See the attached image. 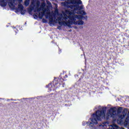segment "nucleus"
<instances>
[{"label":"nucleus","instance_id":"obj_1","mask_svg":"<svg viewBox=\"0 0 129 129\" xmlns=\"http://www.w3.org/2000/svg\"><path fill=\"white\" fill-rule=\"evenodd\" d=\"M82 10H84L83 5L75 6L73 10H66L62 13L57 14L59 25L65 27H71L72 25H84V21L82 20H87V16L86 12Z\"/></svg>","mask_w":129,"mask_h":129},{"label":"nucleus","instance_id":"obj_2","mask_svg":"<svg viewBox=\"0 0 129 129\" xmlns=\"http://www.w3.org/2000/svg\"><path fill=\"white\" fill-rule=\"evenodd\" d=\"M40 2L37 1V0H32L31 4L30 5V11H34V12H37V13H35L33 15L34 19H38V16L39 19H42L43 17L45 16L46 19H49V24L50 26H54V24L56 23H59L58 21V10H55V14H57V19L54 20L53 18V14L50 13L49 10V7H47V9H45V3H42L40 8Z\"/></svg>","mask_w":129,"mask_h":129},{"label":"nucleus","instance_id":"obj_3","mask_svg":"<svg viewBox=\"0 0 129 129\" xmlns=\"http://www.w3.org/2000/svg\"><path fill=\"white\" fill-rule=\"evenodd\" d=\"M18 1L19 5L17 11L20 12V13L23 14L25 13V11H24V7L21 4L22 3V0H0V4L2 7H6L8 3L10 8L14 10V9H16V6H17L18 5Z\"/></svg>","mask_w":129,"mask_h":129},{"label":"nucleus","instance_id":"obj_4","mask_svg":"<svg viewBox=\"0 0 129 129\" xmlns=\"http://www.w3.org/2000/svg\"><path fill=\"white\" fill-rule=\"evenodd\" d=\"M106 110V107L102 108V111L98 110L96 114L92 115V118L90 119L91 122H88L87 123L90 126H93V123L97 124V120H101V118H104L105 114L104 112Z\"/></svg>","mask_w":129,"mask_h":129},{"label":"nucleus","instance_id":"obj_5","mask_svg":"<svg viewBox=\"0 0 129 129\" xmlns=\"http://www.w3.org/2000/svg\"><path fill=\"white\" fill-rule=\"evenodd\" d=\"M82 5V1L81 0H68L64 2L61 3L62 6L66 7L67 8H70L72 10H74V7H77V6H73L72 5Z\"/></svg>","mask_w":129,"mask_h":129},{"label":"nucleus","instance_id":"obj_6","mask_svg":"<svg viewBox=\"0 0 129 129\" xmlns=\"http://www.w3.org/2000/svg\"><path fill=\"white\" fill-rule=\"evenodd\" d=\"M116 113V107H114L110 108L109 110H108L107 115L108 118L109 117H112L113 115H114Z\"/></svg>","mask_w":129,"mask_h":129},{"label":"nucleus","instance_id":"obj_7","mask_svg":"<svg viewBox=\"0 0 129 129\" xmlns=\"http://www.w3.org/2000/svg\"><path fill=\"white\" fill-rule=\"evenodd\" d=\"M47 5H49V6H46V4H45V7H44V9L47 10L48 8V10L49 11L50 13L52 14V18H53V16H54V14H53V13H51V12L50 11V6L51 5V3L50 2L47 1Z\"/></svg>","mask_w":129,"mask_h":129},{"label":"nucleus","instance_id":"obj_8","mask_svg":"<svg viewBox=\"0 0 129 129\" xmlns=\"http://www.w3.org/2000/svg\"><path fill=\"white\" fill-rule=\"evenodd\" d=\"M123 112L124 113H123V115L120 116V118H124V117L125 116V115H126V113H127V109H124Z\"/></svg>","mask_w":129,"mask_h":129},{"label":"nucleus","instance_id":"obj_9","mask_svg":"<svg viewBox=\"0 0 129 129\" xmlns=\"http://www.w3.org/2000/svg\"><path fill=\"white\" fill-rule=\"evenodd\" d=\"M30 4V0H26L24 2V5L26 7H28V6Z\"/></svg>","mask_w":129,"mask_h":129},{"label":"nucleus","instance_id":"obj_10","mask_svg":"<svg viewBox=\"0 0 129 129\" xmlns=\"http://www.w3.org/2000/svg\"><path fill=\"white\" fill-rule=\"evenodd\" d=\"M125 123H126V124H127L128 123H129V116H128L125 120Z\"/></svg>","mask_w":129,"mask_h":129},{"label":"nucleus","instance_id":"obj_11","mask_svg":"<svg viewBox=\"0 0 129 129\" xmlns=\"http://www.w3.org/2000/svg\"><path fill=\"white\" fill-rule=\"evenodd\" d=\"M122 109V107H119L117 109V112L118 113H120V112H121Z\"/></svg>","mask_w":129,"mask_h":129}]
</instances>
